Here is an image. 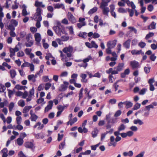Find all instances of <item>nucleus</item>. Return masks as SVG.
<instances>
[{
  "label": "nucleus",
  "mask_w": 157,
  "mask_h": 157,
  "mask_svg": "<svg viewBox=\"0 0 157 157\" xmlns=\"http://www.w3.org/2000/svg\"><path fill=\"white\" fill-rule=\"evenodd\" d=\"M42 13V10L39 8H37L36 9V12L33 17L34 19L36 21H41L42 19L41 16Z\"/></svg>",
  "instance_id": "1"
},
{
  "label": "nucleus",
  "mask_w": 157,
  "mask_h": 157,
  "mask_svg": "<svg viewBox=\"0 0 157 157\" xmlns=\"http://www.w3.org/2000/svg\"><path fill=\"white\" fill-rule=\"evenodd\" d=\"M73 51V47L70 45L66 47L63 49V51L66 54L67 56L68 57H70L71 56V53Z\"/></svg>",
  "instance_id": "2"
},
{
  "label": "nucleus",
  "mask_w": 157,
  "mask_h": 157,
  "mask_svg": "<svg viewBox=\"0 0 157 157\" xmlns=\"http://www.w3.org/2000/svg\"><path fill=\"white\" fill-rule=\"evenodd\" d=\"M24 146L26 148L32 149L34 148V145L33 143L30 141L26 142L24 144Z\"/></svg>",
  "instance_id": "3"
},
{
  "label": "nucleus",
  "mask_w": 157,
  "mask_h": 157,
  "mask_svg": "<svg viewBox=\"0 0 157 157\" xmlns=\"http://www.w3.org/2000/svg\"><path fill=\"white\" fill-rule=\"evenodd\" d=\"M53 29L56 34L59 36H61L62 33H63V30L58 26L53 27Z\"/></svg>",
  "instance_id": "4"
},
{
  "label": "nucleus",
  "mask_w": 157,
  "mask_h": 157,
  "mask_svg": "<svg viewBox=\"0 0 157 157\" xmlns=\"http://www.w3.org/2000/svg\"><path fill=\"white\" fill-rule=\"evenodd\" d=\"M67 17L69 21L72 23H74L76 22V19L70 12H68Z\"/></svg>",
  "instance_id": "5"
},
{
  "label": "nucleus",
  "mask_w": 157,
  "mask_h": 157,
  "mask_svg": "<svg viewBox=\"0 0 157 157\" xmlns=\"http://www.w3.org/2000/svg\"><path fill=\"white\" fill-rule=\"evenodd\" d=\"M34 94V89L33 87L29 91V94H28V98H26V101L29 102L31 100L32 96Z\"/></svg>",
  "instance_id": "6"
},
{
  "label": "nucleus",
  "mask_w": 157,
  "mask_h": 157,
  "mask_svg": "<svg viewBox=\"0 0 157 157\" xmlns=\"http://www.w3.org/2000/svg\"><path fill=\"white\" fill-rule=\"evenodd\" d=\"M117 42V40H115L113 41H110L108 42L107 44V47L112 48L115 46Z\"/></svg>",
  "instance_id": "7"
},
{
  "label": "nucleus",
  "mask_w": 157,
  "mask_h": 157,
  "mask_svg": "<svg viewBox=\"0 0 157 157\" xmlns=\"http://www.w3.org/2000/svg\"><path fill=\"white\" fill-rule=\"evenodd\" d=\"M69 83L67 82H63V84L61 85L59 90L61 91H65L67 88Z\"/></svg>",
  "instance_id": "8"
},
{
  "label": "nucleus",
  "mask_w": 157,
  "mask_h": 157,
  "mask_svg": "<svg viewBox=\"0 0 157 157\" xmlns=\"http://www.w3.org/2000/svg\"><path fill=\"white\" fill-rule=\"evenodd\" d=\"M124 67V64L123 63H120L118 65L114 67L115 70H117L119 72L121 71Z\"/></svg>",
  "instance_id": "9"
},
{
  "label": "nucleus",
  "mask_w": 157,
  "mask_h": 157,
  "mask_svg": "<svg viewBox=\"0 0 157 157\" xmlns=\"http://www.w3.org/2000/svg\"><path fill=\"white\" fill-rule=\"evenodd\" d=\"M130 64L131 66L133 69L138 68L139 66L138 62L135 60L131 61Z\"/></svg>",
  "instance_id": "10"
},
{
  "label": "nucleus",
  "mask_w": 157,
  "mask_h": 157,
  "mask_svg": "<svg viewBox=\"0 0 157 157\" xmlns=\"http://www.w3.org/2000/svg\"><path fill=\"white\" fill-rule=\"evenodd\" d=\"M53 104V102L52 101H50L48 102V104L45 108L44 111L45 112H47L49 110L51 109Z\"/></svg>",
  "instance_id": "11"
},
{
  "label": "nucleus",
  "mask_w": 157,
  "mask_h": 157,
  "mask_svg": "<svg viewBox=\"0 0 157 157\" xmlns=\"http://www.w3.org/2000/svg\"><path fill=\"white\" fill-rule=\"evenodd\" d=\"M133 123L135 124H138L139 125H141L144 124L143 121L139 119L134 120L133 121Z\"/></svg>",
  "instance_id": "12"
},
{
  "label": "nucleus",
  "mask_w": 157,
  "mask_h": 157,
  "mask_svg": "<svg viewBox=\"0 0 157 157\" xmlns=\"http://www.w3.org/2000/svg\"><path fill=\"white\" fill-rule=\"evenodd\" d=\"M22 8H23L22 14L23 16H25L29 14V13H28L26 10L27 7L25 5H23L22 6Z\"/></svg>",
  "instance_id": "13"
},
{
  "label": "nucleus",
  "mask_w": 157,
  "mask_h": 157,
  "mask_svg": "<svg viewBox=\"0 0 157 157\" xmlns=\"http://www.w3.org/2000/svg\"><path fill=\"white\" fill-rule=\"evenodd\" d=\"M35 40L37 43H39L41 40L40 34L38 33H36L34 35Z\"/></svg>",
  "instance_id": "14"
},
{
  "label": "nucleus",
  "mask_w": 157,
  "mask_h": 157,
  "mask_svg": "<svg viewBox=\"0 0 157 157\" xmlns=\"http://www.w3.org/2000/svg\"><path fill=\"white\" fill-rule=\"evenodd\" d=\"M37 126V129L38 130H41L44 127V125L41 124L40 122H38L36 123V124L34 126L33 128H35Z\"/></svg>",
  "instance_id": "15"
},
{
  "label": "nucleus",
  "mask_w": 157,
  "mask_h": 157,
  "mask_svg": "<svg viewBox=\"0 0 157 157\" xmlns=\"http://www.w3.org/2000/svg\"><path fill=\"white\" fill-rule=\"evenodd\" d=\"M131 53L132 55H139L141 54L142 55L144 54V52H142V50H137L135 49L131 51Z\"/></svg>",
  "instance_id": "16"
},
{
  "label": "nucleus",
  "mask_w": 157,
  "mask_h": 157,
  "mask_svg": "<svg viewBox=\"0 0 157 157\" xmlns=\"http://www.w3.org/2000/svg\"><path fill=\"white\" fill-rule=\"evenodd\" d=\"M130 42L131 40L130 39H128L123 43L124 47L127 49H128L130 48Z\"/></svg>",
  "instance_id": "17"
},
{
  "label": "nucleus",
  "mask_w": 157,
  "mask_h": 157,
  "mask_svg": "<svg viewBox=\"0 0 157 157\" xmlns=\"http://www.w3.org/2000/svg\"><path fill=\"white\" fill-rule=\"evenodd\" d=\"M35 6L36 7L39 8V7H41L42 8H44L45 7V5L43 4L42 2H40L36 0L35 1Z\"/></svg>",
  "instance_id": "18"
},
{
  "label": "nucleus",
  "mask_w": 157,
  "mask_h": 157,
  "mask_svg": "<svg viewBox=\"0 0 157 157\" xmlns=\"http://www.w3.org/2000/svg\"><path fill=\"white\" fill-rule=\"evenodd\" d=\"M16 143L18 146H21L24 143V140L21 138H18L16 140Z\"/></svg>",
  "instance_id": "19"
},
{
  "label": "nucleus",
  "mask_w": 157,
  "mask_h": 157,
  "mask_svg": "<svg viewBox=\"0 0 157 157\" xmlns=\"http://www.w3.org/2000/svg\"><path fill=\"white\" fill-rule=\"evenodd\" d=\"M80 77L82 78L81 81L82 82L86 83L87 82V80L86 79L87 75L85 74H81L80 75Z\"/></svg>",
  "instance_id": "20"
},
{
  "label": "nucleus",
  "mask_w": 157,
  "mask_h": 157,
  "mask_svg": "<svg viewBox=\"0 0 157 157\" xmlns=\"http://www.w3.org/2000/svg\"><path fill=\"white\" fill-rule=\"evenodd\" d=\"M102 9V13L104 15H106L107 16H109V10L108 7L105 8L101 9Z\"/></svg>",
  "instance_id": "21"
},
{
  "label": "nucleus",
  "mask_w": 157,
  "mask_h": 157,
  "mask_svg": "<svg viewBox=\"0 0 157 157\" xmlns=\"http://www.w3.org/2000/svg\"><path fill=\"white\" fill-rule=\"evenodd\" d=\"M10 77L12 78H15L17 75L16 71L13 69L11 70L10 71Z\"/></svg>",
  "instance_id": "22"
},
{
  "label": "nucleus",
  "mask_w": 157,
  "mask_h": 157,
  "mask_svg": "<svg viewBox=\"0 0 157 157\" xmlns=\"http://www.w3.org/2000/svg\"><path fill=\"white\" fill-rule=\"evenodd\" d=\"M133 155V153L132 151H129L128 152H124L123 153V155L124 156H128L129 157H132Z\"/></svg>",
  "instance_id": "23"
},
{
  "label": "nucleus",
  "mask_w": 157,
  "mask_h": 157,
  "mask_svg": "<svg viewBox=\"0 0 157 157\" xmlns=\"http://www.w3.org/2000/svg\"><path fill=\"white\" fill-rule=\"evenodd\" d=\"M54 6L55 8V9H59L60 8H62L63 9H65V7L64 6V5L63 4H59L58 3L56 4H54Z\"/></svg>",
  "instance_id": "24"
},
{
  "label": "nucleus",
  "mask_w": 157,
  "mask_h": 157,
  "mask_svg": "<svg viewBox=\"0 0 157 157\" xmlns=\"http://www.w3.org/2000/svg\"><path fill=\"white\" fill-rule=\"evenodd\" d=\"M34 136L37 139L40 138L43 139L44 137V135L42 133L35 134Z\"/></svg>",
  "instance_id": "25"
},
{
  "label": "nucleus",
  "mask_w": 157,
  "mask_h": 157,
  "mask_svg": "<svg viewBox=\"0 0 157 157\" xmlns=\"http://www.w3.org/2000/svg\"><path fill=\"white\" fill-rule=\"evenodd\" d=\"M126 128V126L124 124H122L118 127L117 130L120 132H121L124 131Z\"/></svg>",
  "instance_id": "26"
},
{
  "label": "nucleus",
  "mask_w": 157,
  "mask_h": 157,
  "mask_svg": "<svg viewBox=\"0 0 157 157\" xmlns=\"http://www.w3.org/2000/svg\"><path fill=\"white\" fill-rule=\"evenodd\" d=\"M28 78L29 81H32L33 82H35L36 81V79L34 78V75L33 74L28 75Z\"/></svg>",
  "instance_id": "27"
},
{
  "label": "nucleus",
  "mask_w": 157,
  "mask_h": 157,
  "mask_svg": "<svg viewBox=\"0 0 157 157\" xmlns=\"http://www.w3.org/2000/svg\"><path fill=\"white\" fill-rule=\"evenodd\" d=\"M103 1L101 2L100 7L101 9L107 7V6H108V2H104V1Z\"/></svg>",
  "instance_id": "28"
},
{
  "label": "nucleus",
  "mask_w": 157,
  "mask_h": 157,
  "mask_svg": "<svg viewBox=\"0 0 157 157\" xmlns=\"http://www.w3.org/2000/svg\"><path fill=\"white\" fill-rule=\"evenodd\" d=\"M156 24L154 22H152L148 26V29H155Z\"/></svg>",
  "instance_id": "29"
},
{
  "label": "nucleus",
  "mask_w": 157,
  "mask_h": 157,
  "mask_svg": "<svg viewBox=\"0 0 157 157\" xmlns=\"http://www.w3.org/2000/svg\"><path fill=\"white\" fill-rule=\"evenodd\" d=\"M32 108V106H26L23 109L22 111L23 113H27L30 109Z\"/></svg>",
  "instance_id": "30"
},
{
  "label": "nucleus",
  "mask_w": 157,
  "mask_h": 157,
  "mask_svg": "<svg viewBox=\"0 0 157 157\" xmlns=\"http://www.w3.org/2000/svg\"><path fill=\"white\" fill-rule=\"evenodd\" d=\"M124 102H125L124 104L126 105L125 107L126 109L130 108L132 106L133 103L129 101H124Z\"/></svg>",
  "instance_id": "31"
},
{
  "label": "nucleus",
  "mask_w": 157,
  "mask_h": 157,
  "mask_svg": "<svg viewBox=\"0 0 157 157\" xmlns=\"http://www.w3.org/2000/svg\"><path fill=\"white\" fill-rule=\"evenodd\" d=\"M97 10L98 8L97 7H94L90 10L88 12V14L90 15H91L95 12L97 11Z\"/></svg>",
  "instance_id": "32"
},
{
  "label": "nucleus",
  "mask_w": 157,
  "mask_h": 157,
  "mask_svg": "<svg viewBox=\"0 0 157 157\" xmlns=\"http://www.w3.org/2000/svg\"><path fill=\"white\" fill-rule=\"evenodd\" d=\"M59 52L60 53V56L62 57V58L61 59L63 61H65L66 62V55L65 54L63 53L62 51L60 50L59 51Z\"/></svg>",
  "instance_id": "33"
},
{
  "label": "nucleus",
  "mask_w": 157,
  "mask_h": 157,
  "mask_svg": "<svg viewBox=\"0 0 157 157\" xmlns=\"http://www.w3.org/2000/svg\"><path fill=\"white\" fill-rule=\"evenodd\" d=\"M38 117L36 114H33L31 116L30 119L32 121H36Z\"/></svg>",
  "instance_id": "34"
},
{
  "label": "nucleus",
  "mask_w": 157,
  "mask_h": 157,
  "mask_svg": "<svg viewBox=\"0 0 157 157\" xmlns=\"http://www.w3.org/2000/svg\"><path fill=\"white\" fill-rule=\"evenodd\" d=\"M78 36L83 38H86L87 37V33L85 32H80L79 33Z\"/></svg>",
  "instance_id": "35"
},
{
  "label": "nucleus",
  "mask_w": 157,
  "mask_h": 157,
  "mask_svg": "<svg viewBox=\"0 0 157 157\" xmlns=\"http://www.w3.org/2000/svg\"><path fill=\"white\" fill-rule=\"evenodd\" d=\"M18 104L19 106L23 107L25 106V102L23 100H20L18 101Z\"/></svg>",
  "instance_id": "36"
},
{
  "label": "nucleus",
  "mask_w": 157,
  "mask_h": 157,
  "mask_svg": "<svg viewBox=\"0 0 157 157\" xmlns=\"http://www.w3.org/2000/svg\"><path fill=\"white\" fill-rule=\"evenodd\" d=\"M154 35V33L152 32H150L148 34H147L145 37V39L146 40H147L150 38L152 37Z\"/></svg>",
  "instance_id": "37"
},
{
  "label": "nucleus",
  "mask_w": 157,
  "mask_h": 157,
  "mask_svg": "<svg viewBox=\"0 0 157 157\" xmlns=\"http://www.w3.org/2000/svg\"><path fill=\"white\" fill-rule=\"evenodd\" d=\"M68 29L70 34L72 35L74 34V32L72 26H68L67 27Z\"/></svg>",
  "instance_id": "38"
},
{
  "label": "nucleus",
  "mask_w": 157,
  "mask_h": 157,
  "mask_svg": "<svg viewBox=\"0 0 157 157\" xmlns=\"http://www.w3.org/2000/svg\"><path fill=\"white\" fill-rule=\"evenodd\" d=\"M83 90V88H82L80 90L78 95L79 100H80L83 97V94L82 93Z\"/></svg>",
  "instance_id": "39"
},
{
  "label": "nucleus",
  "mask_w": 157,
  "mask_h": 157,
  "mask_svg": "<svg viewBox=\"0 0 157 157\" xmlns=\"http://www.w3.org/2000/svg\"><path fill=\"white\" fill-rule=\"evenodd\" d=\"M10 22L11 24L14 26H17L18 25L17 21L14 19H12Z\"/></svg>",
  "instance_id": "40"
},
{
  "label": "nucleus",
  "mask_w": 157,
  "mask_h": 157,
  "mask_svg": "<svg viewBox=\"0 0 157 157\" xmlns=\"http://www.w3.org/2000/svg\"><path fill=\"white\" fill-rule=\"evenodd\" d=\"M44 101V98H40L39 99L37 100L36 101V102L37 104H39L41 103H43V104H44L45 103V102L43 103Z\"/></svg>",
  "instance_id": "41"
},
{
  "label": "nucleus",
  "mask_w": 157,
  "mask_h": 157,
  "mask_svg": "<svg viewBox=\"0 0 157 157\" xmlns=\"http://www.w3.org/2000/svg\"><path fill=\"white\" fill-rule=\"evenodd\" d=\"M5 86L2 84H0V92H4L6 90Z\"/></svg>",
  "instance_id": "42"
},
{
  "label": "nucleus",
  "mask_w": 157,
  "mask_h": 157,
  "mask_svg": "<svg viewBox=\"0 0 157 157\" xmlns=\"http://www.w3.org/2000/svg\"><path fill=\"white\" fill-rule=\"evenodd\" d=\"M128 12L129 13V16L130 17H132L134 13L135 12V10L133 9H128Z\"/></svg>",
  "instance_id": "43"
},
{
  "label": "nucleus",
  "mask_w": 157,
  "mask_h": 157,
  "mask_svg": "<svg viewBox=\"0 0 157 157\" xmlns=\"http://www.w3.org/2000/svg\"><path fill=\"white\" fill-rule=\"evenodd\" d=\"M86 25V23L85 22H83L81 23H78L77 24V26L80 29L82 26H84L85 25Z\"/></svg>",
  "instance_id": "44"
},
{
  "label": "nucleus",
  "mask_w": 157,
  "mask_h": 157,
  "mask_svg": "<svg viewBox=\"0 0 157 157\" xmlns=\"http://www.w3.org/2000/svg\"><path fill=\"white\" fill-rule=\"evenodd\" d=\"M92 59V58L90 56H89L88 57L85 59L82 60V61L84 63H86L89 61L90 60Z\"/></svg>",
  "instance_id": "45"
},
{
  "label": "nucleus",
  "mask_w": 157,
  "mask_h": 157,
  "mask_svg": "<svg viewBox=\"0 0 157 157\" xmlns=\"http://www.w3.org/2000/svg\"><path fill=\"white\" fill-rule=\"evenodd\" d=\"M140 104L137 103L134 106L133 109L134 110H137L140 107Z\"/></svg>",
  "instance_id": "46"
},
{
  "label": "nucleus",
  "mask_w": 157,
  "mask_h": 157,
  "mask_svg": "<svg viewBox=\"0 0 157 157\" xmlns=\"http://www.w3.org/2000/svg\"><path fill=\"white\" fill-rule=\"evenodd\" d=\"M28 42H26L25 43V45L27 47H30L33 44V42L31 41H29Z\"/></svg>",
  "instance_id": "47"
},
{
  "label": "nucleus",
  "mask_w": 157,
  "mask_h": 157,
  "mask_svg": "<svg viewBox=\"0 0 157 157\" xmlns=\"http://www.w3.org/2000/svg\"><path fill=\"white\" fill-rule=\"evenodd\" d=\"M61 38L63 41H67L69 39V37L68 36H62Z\"/></svg>",
  "instance_id": "48"
},
{
  "label": "nucleus",
  "mask_w": 157,
  "mask_h": 157,
  "mask_svg": "<svg viewBox=\"0 0 157 157\" xmlns=\"http://www.w3.org/2000/svg\"><path fill=\"white\" fill-rule=\"evenodd\" d=\"M16 122L17 124H21V123L22 118L21 117H17Z\"/></svg>",
  "instance_id": "49"
},
{
  "label": "nucleus",
  "mask_w": 157,
  "mask_h": 157,
  "mask_svg": "<svg viewBox=\"0 0 157 157\" xmlns=\"http://www.w3.org/2000/svg\"><path fill=\"white\" fill-rule=\"evenodd\" d=\"M147 91V89L146 88H143L139 92V94L140 95H144L146 93Z\"/></svg>",
  "instance_id": "50"
},
{
  "label": "nucleus",
  "mask_w": 157,
  "mask_h": 157,
  "mask_svg": "<svg viewBox=\"0 0 157 157\" xmlns=\"http://www.w3.org/2000/svg\"><path fill=\"white\" fill-rule=\"evenodd\" d=\"M145 154L144 151H142L139 154L136 155L135 157H143Z\"/></svg>",
  "instance_id": "51"
},
{
  "label": "nucleus",
  "mask_w": 157,
  "mask_h": 157,
  "mask_svg": "<svg viewBox=\"0 0 157 157\" xmlns=\"http://www.w3.org/2000/svg\"><path fill=\"white\" fill-rule=\"evenodd\" d=\"M17 57H22L24 56V53L22 51H20L17 53Z\"/></svg>",
  "instance_id": "52"
},
{
  "label": "nucleus",
  "mask_w": 157,
  "mask_h": 157,
  "mask_svg": "<svg viewBox=\"0 0 157 157\" xmlns=\"http://www.w3.org/2000/svg\"><path fill=\"white\" fill-rule=\"evenodd\" d=\"M32 49L31 48H26L25 50V52L26 54L28 55L31 53H30Z\"/></svg>",
  "instance_id": "53"
},
{
  "label": "nucleus",
  "mask_w": 157,
  "mask_h": 157,
  "mask_svg": "<svg viewBox=\"0 0 157 157\" xmlns=\"http://www.w3.org/2000/svg\"><path fill=\"white\" fill-rule=\"evenodd\" d=\"M70 120H71V126L75 123L77 121V118L76 117H74L73 119H69Z\"/></svg>",
  "instance_id": "54"
},
{
  "label": "nucleus",
  "mask_w": 157,
  "mask_h": 157,
  "mask_svg": "<svg viewBox=\"0 0 157 157\" xmlns=\"http://www.w3.org/2000/svg\"><path fill=\"white\" fill-rule=\"evenodd\" d=\"M138 45L141 48H144L146 46V44L143 42H140L139 44Z\"/></svg>",
  "instance_id": "55"
},
{
  "label": "nucleus",
  "mask_w": 157,
  "mask_h": 157,
  "mask_svg": "<svg viewBox=\"0 0 157 157\" xmlns=\"http://www.w3.org/2000/svg\"><path fill=\"white\" fill-rule=\"evenodd\" d=\"M45 41V40L44 39L42 40V42L43 43V46L44 48L47 49L49 47V45L47 43H44Z\"/></svg>",
  "instance_id": "56"
},
{
  "label": "nucleus",
  "mask_w": 157,
  "mask_h": 157,
  "mask_svg": "<svg viewBox=\"0 0 157 157\" xmlns=\"http://www.w3.org/2000/svg\"><path fill=\"white\" fill-rule=\"evenodd\" d=\"M27 134L25 132H22L20 133L19 138L23 140L24 138L27 136Z\"/></svg>",
  "instance_id": "57"
},
{
  "label": "nucleus",
  "mask_w": 157,
  "mask_h": 157,
  "mask_svg": "<svg viewBox=\"0 0 157 157\" xmlns=\"http://www.w3.org/2000/svg\"><path fill=\"white\" fill-rule=\"evenodd\" d=\"M18 156L19 157H27L22 151L18 152Z\"/></svg>",
  "instance_id": "58"
},
{
  "label": "nucleus",
  "mask_w": 157,
  "mask_h": 157,
  "mask_svg": "<svg viewBox=\"0 0 157 157\" xmlns=\"http://www.w3.org/2000/svg\"><path fill=\"white\" fill-rule=\"evenodd\" d=\"M91 44L92 48H98V45L96 44L94 41H92L91 42Z\"/></svg>",
  "instance_id": "59"
},
{
  "label": "nucleus",
  "mask_w": 157,
  "mask_h": 157,
  "mask_svg": "<svg viewBox=\"0 0 157 157\" xmlns=\"http://www.w3.org/2000/svg\"><path fill=\"white\" fill-rule=\"evenodd\" d=\"M29 63L28 62H25L21 66V67L22 69L24 67H29Z\"/></svg>",
  "instance_id": "60"
},
{
  "label": "nucleus",
  "mask_w": 157,
  "mask_h": 157,
  "mask_svg": "<svg viewBox=\"0 0 157 157\" xmlns=\"http://www.w3.org/2000/svg\"><path fill=\"white\" fill-rule=\"evenodd\" d=\"M65 146V142H62L59 146V148L60 149H63Z\"/></svg>",
  "instance_id": "61"
},
{
  "label": "nucleus",
  "mask_w": 157,
  "mask_h": 157,
  "mask_svg": "<svg viewBox=\"0 0 157 157\" xmlns=\"http://www.w3.org/2000/svg\"><path fill=\"white\" fill-rule=\"evenodd\" d=\"M2 65L4 67H7L8 69H10L11 68V66L9 65L7 63L4 62H3L2 64Z\"/></svg>",
  "instance_id": "62"
},
{
  "label": "nucleus",
  "mask_w": 157,
  "mask_h": 157,
  "mask_svg": "<svg viewBox=\"0 0 157 157\" xmlns=\"http://www.w3.org/2000/svg\"><path fill=\"white\" fill-rule=\"evenodd\" d=\"M130 128L131 130L134 132L138 130L137 127L135 126H131Z\"/></svg>",
  "instance_id": "63"
},
{
  "label": "nucleus",
  "mask_w": 157,
  "mask_h": 157,
  "mask_svg": "<svg viewBox=\"0 0 157 157\" xmlns=\"http://www.w3.org/2000/svg\"><path fill=\"white\" fill-rule=\"evenodd\" d=\"M156 58V56H155L154 54H152L151 55L150 57V59L152 61H154Z\"/></svg>",
  "instance_id": "64"
}]
</instances>
